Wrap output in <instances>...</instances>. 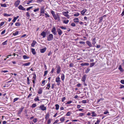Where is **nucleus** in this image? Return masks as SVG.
Returning a JSON list of instances; mask_svg holds the SVG:
<instances>
[{
	"label": "nucleus",
	"mask_w": 124,
	"mask_h": 124,
	"mask_svg": "<svg viewBox=\"0 0 124 124\" xmlns=\"http://www.w3.org/2000/svg\"><path fill=\"white\" fill-rule=\"evenodd\" d=\"M20 1L18 0L16 1L14 5L16 7H17L19 5Z\"/></svg>",
	"instance_id": "10"
},
{
	"label": "nucleus",
	"mask_w": 124,
	"mask_h": 124,
	"mask_svg": "<svg viewBox=\"0 0 124 124\" xmlns=\"http://www.w3.org/2000/svg\"><path fill=\"white\" fill-rule=\"evenodd\" d=\"M57 73V74H59L61 71V70L60 66L59 65H57L56 66Z\"/></svg>",
	"instance_id": "7"
},
{
	"label": "nucleus",
	"mask_w": 124,
	"mask_h": 124,
	"mask_svg": "<svg viewBox=\"0 0 124 124\" xmlns=\"http://www.w3.org/2000/svg\"><path fill=\"white\" fill-rule=\"evenodd\" d=\"M47 40L48 41L52 40L54 39L53 35L52 34H50L47 37Z\"/></svg>",
	"instance_id": "1"
},
{
	"label": "nucleus",
	"mask_w": 124,
	"mask_h": 124,
	"mask_svg": "<svg viewBox=\"0 0 124 124\" xmlns=\"http://www.w3.org/2000/svg\"><path fill=\"white\" fill-rule=\"evenodd\" d=\"M16 18L14 17V19L12 20V21L13 23H15L16 22Z\"/></svg>",
	"instance_id": "59"
},
{
	"label": "nucleus",
	"mask_w": 124,
	"mask_h": 124,
	"mask_svg": "<svg viewBox=\"0 0 124 124\" xmlns=\"http://www.w3.org/2000/svg\"><path fill=\"white\" fill-rule=\"evenodd\" d=\"M24 108L23 107H22L21 109H20L19 110V111L18 112L19 113H20L22 111Z\"/></svg>",
	"instance_id": "33"
},
{
	"label": "nucleus",
	"mask_w": 124,
	"mask_h": 124,
	"mask_svg": "<svg viewBox=\"0 0 124 124\" xmlns=\"http://www.w3.org/2000/svg\"><path fill=\"white\" fill-rule=\"evenodd\" d=\"M84 114L83 113H80L79 114V115L81 116H82Z\"/></svg>",
	"instance_id": "64"
},
{
	"label": "nucleus",
	"mask_w": 124,
	"mask_h": 124,
	"mask_svg": "<svg viewBox=\"0 0 124 124\" xmlns=\"http://www.w3.org/2000/svg\"><path fill=\"white\" fill-rule=\"evenodd\" d=\"M74 21L76 23L79 22V19L78 18H75L74 19Z\"/></svg>",
	"instance_id": "24"
},
{
	"label": "nucleus",
	"mask_w": 124,
	"mask_h": 124,
	"mask_svg": "<svg viewBox=\"0 0 124 124\" xmlns=\"http://www.w3.org/2000/svg\"><path fill=\"white\" fill-rule=\"evenodd\" d=\"M34 101H39V97L38 96H37L34 99Z\"/></svg>",
	"instance_id": "29"
},
{
	"label": "nucleus",
	"mask_w": 124,
	"mask_h": 124,
	"mask_svg": "<svg viewBox=\"0 0 124 124\" xmlns=\"http://www.w3.org/2000/svg\"><path fill=\"white\" fill-rule=\"evenodd\" d=\"M45 10L44 7H42L41 8L40 13L44 14L45 13Z\"/></svg>",
	"instance_id": "12"
},
{
	"label": "nucleus",
	"mask_w": 124,
	"mask_h": 124,
	"mask_svg": "<svg viewBox=\"0 0 124 124\" xmlns=\"http://www.w3.org/2000/svg\"><path fill=\"white\" fill-rule=\"evenodd\" d=\"M65 117H61L60 119V120L62 122H63L65 120Z\"/></svg>",
	"instance_id": "28"
},
{
	"label": "nucleus",
	"mask_w": 124,
	"mask_h": 124,
	"mask_svg": "<svg viewBox=\"0 0 124 124\" xmlns=\"http://www.w3.org/2000/svg\"><path fill=\"white\" fill-rule=\"evenodd\" d=\"M33 76L32 78V79L33 80H36V75L35 74H33Z\"/></svg>",
	"instance_id": "34"
},
{
	"label": "nucleus",
	"mask_w": 124,
	"mask_h": 124,
	"mask_svg": "<svg viewBox=\"0 0 124 124\" xmlns=\"http://www.w3.org/2000/svg\"><path fill=\"white\" fill-rule=\"evenodd\" d=\"M66 99V98L65 97H63L62 99V102H63Z\"/></svg>",
	"instance_id": "48"
},
{
	"label": "nucleus",
	"mask_w": 124,
	"mask_h": 124,
	"mask_svg": "<svg viewBox=\"0 0 124 124\" xmlns=\"http://www.w3.org/2000/svg\"><path fill=\"white\" fill-rule=\"evenodd\" d=\"M51 32L53 33L54 35H56L57 34V32L56 30L55 27H53L52 28L51 30Z\"/></svg>",
	"instance_id": "4"
},
{
	"label": "nucleus",
	"mask_w": 124,
	"mask_h": 124,
	"mask_svg": "<svg viewBox=\"0 0 124 124\" xmlns=\"http://www.w3.org/2000/svg\"><path fill=\"white\" fill-rule=\"evenodd\" d=\"M15 24L16 26H19L20 25L21 23L19 22H17L15 23Z\"/></svg>",
	"instance_id": "31"
},
{
	"label": "nucleus",
	"mask_w": 124,
	"mask_h": 124,
	"mask_svg": "<svg viewBox=\"0 0 124 124\" xmlns=\"http://www.w3.org/2000/svg\"><path fill=\"white\" fill-rule=\"evenodd\" d=\"M39 108L43 111L45 110H46V107L44 106V105H42L40 106Z\"/></svg>",
	"instance_id": "6"
},
{
	"label": "nucleus",
	"mask_w": 124,
	"mask_h": 124,
	"mask_svg": "<svg viewBox=\"0 0 124 124\" xmlns=\"http://www.w3.org/2000/svg\"><path fill=\"white\" fill-rule=\"evenodd\" d=\"M71 26H76V24L75 23H72L71 24Z\"/></svg>",
	"instance_id": "58"
},
{
	"label": "nucleus",
	"mask_w": 124,
	"mask_h": 124,
	"mask_svg": "<svg viewBox=\"0 0 124 124\" xmlns=\"http://www.w3.org/2000/svg\"><path fill=\"white\" fill-rule=\"evenodd\" d=\"M100 121L99 120H97L96 122L94 124H99Z\"/></svg>",
	"instance_id": "45"
},
{
	"label": "nucleus",
	"mask_w": 124,
	"mask_h": 124,
	"mask_svg": "<svg viewBox=\"0 0 124 124\" xmlns=\"http://www.w3.org/2000/svg\"><path fill=\"white\" fill-rule=\"evenodd\" d=\"M49 113H47L45 116V118L46 120H47L49 118Z\"/></svg>",
	"instance_id": "17"
},
{
	"label": "nucleus",
	"mask_w": 124,
	"mask_h": 124,
	"mask_svg": "<svg viewBox=\"0 0 124 124\" xmlns=\"http://www.w3.org/2000/svg\"><path fill=\"white\" fill-rule=\"evenodd\" d=\"M118 69L119 70L121 71H123V70L121 66V65H120L119 66L118 68Z\"/></svg>",
	"instance_id": "37"
},
{
	"label": "nucleus",
	"mask_w": 124,
	"mask_h": 124,
	"mask_svg": "<svg viewBox=\"0 0 124 124\" xmlns=\"http://www.w3.org/2000/svg\"><path fill=\"white\" fill-rule=\"evenodd\" d=\"M1 6L2 7H7L6 4H1Z\"/></svg>",
	"instance_id": "41"
},
{
	"label": "nucleus",
	"mask_w": 124,
	"mask_h": 124,
	"mask_svg": "<svg viewBox=\"0 0 124 124\" xmlns=\"http://www.w3.org/2000/svg\"><path fill=\"white\" fill-rule=\"evenodd\" d=\"M95 38H94L92 40V44L93 45H94L96 43V42L95 41Z\"/></svg>",
	"instance_id": "30"
},
{
	"label": "nucleus",
	"mask_w": 124,
	"mask_h": 124,
	"mask_svg": "<svg viewBox=\"0 0 124 124\" xmlns=\"http://www.w3.org/2000/svg\"><path fill=\"white\" fill-rule=\"evenodd\" d=\"M95 64L94 62H92L90 63V67H91L93 66Z\"/></svg>",
	"instance_id": "39"
},
{
	"label": "nucleus",
	"mask_w": 124,
	"mask_h": 124,
	"mask_svg": "<svg viewBox=\"0 0 124 124\" xmlns=\"http://www.w3.org/2000/svg\"><path fill=\"white\" fill-rule=\"evenodd\" d=\"M18 8L20 10H25V8L21 5H20Z\"/></svg>",
	"instance_id": "9"
},
{
	"label": "nucleus",
	"mask_w": 124,
	"mask_h": 124,
	"mask_svg": "<svg viewBox=\"0 0 124 124\" xmlns=\"http://www.w3.org/2000/svg\"><path fill=\"white\" fill-rule=\"evenodd\" d=\"M72 102V101H68L66 103V104H69Z\"/></svg>",
	"instance_id": "57"
},
{
	"label": "nucleus",
	"mask_w": 124,
	"mask_h": 124,
	"mask_svg": "<svg viewBox=\"0 0 124 124\" xmlns=\"http://www.w3.org/2000/svg\"><path fill=\"white\" fill-rule=\"evenodd\" d=\"M32 8V7H29V8H27L26 9V10L27 11H28L30 9Z\"/></svg>",
	"instance_id": "54"
},
{
	"label": "nucleus",
	"mask_w": 124,
	"mask_h": 124,
	"mask_svg": "<svg viewBox=\"0 0 124 124\" xmlns=\"http://www.w3.org/2000/svg\"><path fill=\"white\" fill-rule=\"evenodd\" d=\"M46 50V48H44L40 50V52L41 53H44Z\"/></svg>",
	"instance_id": "20"
},
{
	"label": "nucleus",
	"mask_w": 124,
	"mask_h": 124,
	"mask_svg": "<svg viewBox=\"0 0 124 124\" xmlns=\"http://www.w3.org/2000/svg\"><path fill=\"white\" fill-rule=\"evenodd\" d=\"M121 82L122 84H124V80H122L121 81Z\"/></svg>",
	"instance_id": "63"
},
{
	"label": "nucleus",
	"mask_w": 124,
	"mask_h": 124,
	"mask_svg": "<svg viewBox=\"0 0 124 124\" xmlns=\"http://www.w3.org/2000/svg\"><path fill=\"white\" fill-rule=\"evenodd\" d=\"M47 87H48L50 88V84L48 82L47 84Z\"/></svg>",
	"instance_id": "53"
},
{
	"label": "nucleus",
	"mask_w": 124,
	"mask_h": 124,
	"mask_svg": "<svg viewBox=\"0 0 124 124\" xmlns=\"http://www.w3.org/2000/svg\"><path fill=\"white\" fill-rule=\"evenodd\" d=\"M53 17L55 20H58V21L60 20V17L58 14H57L56 15H55Z\"/></svg>",
	"instance_id": "5"
},
{
	"label": "nucleus",
	"mask_w": 124,
	"mask_h": 124,
	"mask_svg": "<svg viewBox=\"0 0 124 124\" xmlns=\"http://www.w3.org/2000/svg\"><path fill=\"white\" fill-rule=\"evenodd\" d=\"M43 0H37V2L39 3H40Z\"/></svg>",
	"instance_id": "60"
},
{
	"label": "nucleus",
	"mask_w": 124,
	"mask_h": 124,
	"mask_svg": "<svg viewBox=\"0 0 124 124\" xmlns=\"http://www.w3.org/2000/svg\"><path fill=\"white\" fill-rule=\"evenodd\" d=\"M90 70V69L89 68H88L86 70V73H88Z\"/></svg>",
	"instance_id": "47"
},
{
	"label": "nucleus",
	"mask_w": 124,
	"mask_h": 124,
	"mask_svg": "<svg viewBox=\"0 0 124 124\" xmlns=\"http://www.w3.org/2000/svg\"><path fill=\"white\" fill-rule=\"evenodd\" d=\"M91 114H92V116H97V114L94 112H93Z\"/></svg>",
	"instance_id": "25"
},
{
	"label": "nucleus",
	"mask_w": 124,
	"mask_h": 124,
	"mask_svg": "<svg viewBox=\"0 0 124 124\" xmlns=\"http://www.w3.org/2000/svg\"><path fill=\"white\" fill-rule=\"evenodd\" d=\"M60 28L64 30H66L67 29L66 28L64 27L63 26H61L60 27Z\"/></svg>",
	"instance_id": "43"
},
{
	"label": "nucleus",
	"mask_w": 124,
	"mask_h": 124,
	"mask_svg": "<svg viewBox=\"0 0 124 124\" xmlns=\"http://www.w3.org/2000/svg\"><path fill=\"white\" fill-rule=\"evenodd\" d=\"M31 50L32 54L34 55L35 54H36V52L35 51V49L34 48H31Z\"/></svg>",
	"instance_id": "18"
},
{
	"label": "nucleus",
	"mask_w": 124,
	"mask_h": 124,
	"mask_svg": "<svg viewBox=\"0 0 124 124\" xmlns=\"http://www.w3.org/2000/svg\"><path fill=\"white\" fill-rule=\"evenodd\" d=\"M64 78H65V76H64V74H62V75H61V78L62 80V81H63L64 80Z\"/></svg>",
	"instance_id": "23"
},
{
	"label": "nucleus",
	"mask_w": 124,
	"mask_h": 124,
	"mask_svg": "<svg viewBox=\"0 0 124 124\" xmlns=\"http://www.w3.org/2000/svg\"><path fill=\"white\" fill-rule=\"evenodd\" d=\"M48 71H46L44 72V76H45L47 73Z\"/></svg>",
	"instance_id": "52"
},
{
	"label": "nucleus",
	"mask_w": 124,
	"mask_h": 124,
	"mask_svg": "<svg viewBox=\"0 0 124 124\" xmlns=\"http://www.w3.org/2000/svg\"><path fill=\"white\" fill-rule=\"evenodd\" d=\"M45 17L46 18H47L49 17V16L46 13H45Z\"/></svg>",
	"instance_id": "46"
},
{
	"label": "nucleus",
	"mask_w": 124,
	"mask_h": 124,
	"mask_svg": "<svg viewBox=\"0 0 124 124\" xmlns=\"http://www.w3.org/2000/svg\"><path fill=\"white\" fill-rule=\"evenodd\" d=\"M59 121L58 120H56L54 122V124H55L58 122Z\"/></svg>",
	"instance_id": "56"
},
{
	"label": "nucleus",
	"mask_w": 124,
	"mask_h": 124,
	"mask_svg": "<svg viewBox=\"0 0 124 124\" xmlns=\"http://www.w3.org/2000/svg\"><path fill=\"white\" fill-rule=\"evenodd\" d=\"M69 12L68 11H63L62 12V14L68 18H69V16L68 14Z\"/></svg>",
	"instance_id": "3"
},
{
	"label": "nucleus",
	"mask_w": 124,
	"mask_h": 124,
	"mask_svg": "<svg viewBox=\"0 0 124 124\" xmlns=\"http://www.w3.org/2000/svg\"><path fill=\"white\" fill-rule=\"evenodd\" d=\"M7 40H6L5 41H4V42L2 43V45H7Z\"/></svg>",
	"instance_id": "40"
},
{
	"label": "nucleus",
	"mask_w": 124,
	"mask_h": 124,
	"mask_svg": "<svg viewBox=\"0 0 124 124\" xmlns=\"http://www.w3.org/2000/svg\"><path fill=\"white\" fill-rule=\"evenodd\" d=\"M81 102L82 103H83L84 104H85L86 103V101L85 100H83V101H82Z\"/></svg>",
	"instance_id": "61"
},
{
	"label": "nucleus",
	"mask_w": 124,
	"mask_h": 124,
	"mask_svg": "<svg viewBox=\"0 0 124 124\" xmlns=\"http://www.w3.org/2000/svg\"><path fill=\"white\" fill-rule=\"evenodd\" d=\"M79 13H77L74 15V16H77L79 15Z\"/></svg>",
	"instance_id": "51"
},
{
	"label": "nucleus",
	"mask_w": 124,
	"mask_h": 124,
	"mask_svg": "<svg viewBox=\"0 0 124 124\" xmlns=\"http://www.w3.org/2000/svg\"><path fill=\"white\" fill-rule=\"evenodd\" d=\"M55 107H56L55 109L56 110H58L59 107V105L58 104H56L55 105Z\"/></svg>",
	"instance_id": "27"
},
{
	"label": "nucleus",
	"mask_w": 124,
	"mask_h": 124,
	"mask_svg": "<svg viewBox=\"0 0 124 124\" xmlns=\"http://www.w3.org/2000/svg\"><path fill=\"white\" fill-rule=\"evenodd\" d=\"M89 65V64L88 63H81L80 64V65L82 66L85 65L88 66Z\"/></svg>",
	"instance_id": "19"
},
{
	"label": "nucleus",
	"mask_w": 124,
	"mask_h": 124,
	"mask_svg": "<svg viewBox=\"0 0 124 124\" xmlns=\"http://www.w3.org/2000/svg\"><path fill=\"white\" fill-rule=\"evenodd\" d=\"M36 43V42L35 41H33L32 43L31 44V46L33 47H34Z\"/></svg>",
	"instance_id": "21"
},
{
	"label": "nucleus",
	"mask_w": 124,
	"mask_h": 124,
	"mask_svg": "<svg viewBox=\"0 0 124 124\" xmlns=\"http://www.w3.org/2000/svg\"><path fill=\"white\" fill-rule=\"evenodd\" d=\"M55 81L57 83V85H59L60 84V82L61 80L60 79V78L59 77H57L55 79Z\"/></svg>",
	"instance_id": "2"
},
{
	"label": "nucleus",
	"mask_w": 124,
	"mask_h": 124,
	"mask_svg": "<svg viewBox=\"0 0 124 124\" xmlns=\"http://www.w3.org/2000/svg\"><path fill=\"white\" fill-rule=\"evenodd\" d=\"M36 106V103H34L32 104V108L35 107Z\"/></svg>",
	"instance_id": "44"
},
{
	"label": "nucleus",
	"mask_w": 124,
	"mask_h": 124,
	"mask_svg": "<svg viewBox=\"0 0 124 124\" xmlns=\"http://www.w3.org/2000/svg\"><path fill=\"white\" fill-rule=\"evenodd\" d=\"M42 88H40L39 89L38 92L39 94H41L42 93Z\"/></svg>",
	"instance_id": "14"
},
{
	"label": "nucleus",
	"mask_w": 124,
	"mask_h": 124,
	"mask_svg": "<svg viewBox=\"0 0 124 124\" xmlns=\"http://www.w3.org/2000/svg\"><path fill=\"white\" fill-rule=\"evenodd\" d=\"M5 30H4V31H2V32H1V34L2 35V34H4L5 33Z\"/></svg>",
	"instance_id": "62"
},
{
	"label": "nucleus",
	"mask_w": 124,
	"mask_h": 124,
	"mask_svg": "<svg viewBox=\"0 0 124 124\" xmlns=\"http://www.w3.org/2000/svg\"><path fill=\"white\" fill-rule=\"evenodd\" d=\"M86 43L90 47L92 46V44L89 41H87Z\"/></svg>",
	"instance_id": "16"
},
{
	"label": "nucleus",
	"mask_w": 124,
	"mask_h": 124,
	"mask_svg": "<svg viewBox=\"0 0 124 124\" xmlns=\"http://www.w3.org/2000/svg\"><path fill=\"white\" fill-rule=\"evenodd\" d=\"M51 13L53 16H54L55 15L54 13V12L53 11H52Z\"/></svg>",
	"instance_id": "49"
},
{
	"label": "nucleus",
	"mask_w": 124,
	"mask_h": 124,
	"mask_svg": "<svg viewBox=\"0 0 124 124\" xmlns=\"http://www.w3.org/2000/svg\"><path fill=\"white\" fill-rule=\"evenodd\" d=\"M86 10L85 9L83 10L81 12V14L83 15H84V13L86 11Z\"/></svg>",
	"instance_id": "15"
},
{
	"label": "nucleus",
	"mask_w": 124,
	"mask_h": 124,
	"mask_svg": "<svg viewBox=\"0 0 124 124\" xmlns=\"http://www.w3.org/2000/svg\"><path fill=\"white\" fill-rule=\"evenodd\" d=\"M30 63H31L30 62H28L27 63H24V64L23 65L24 66H27L29 65L30 64Z\"/></svg>",
	"instance_id": "26"
},
{
	"label": "nucleus",
	"mask_w": 124,
	"mask_h": 124,
	"mask_svg": "<svg viewBox=\"0 0 124 124\" xmlns=\"http://www.w3.org/2000/svg\"><path fill=\"white\" fill-rule=\"evenodd\" d=\"M41 36H43V38H44L46 36V33L45 32L43 31L40 34Z\"/></svg>",
	"instance_id": "11"
},
{
	"label": "nucleus",
	"mask_w": 124,
	"mask_h": 124,
	"mask_svg": "<svg viewBox=\"0 0 124 124\" xmlns=\"http://www.w3.org/2000/svg\"><path fill=\"white\" fill-rule=\"evenodd\" d=\"M37 118H34L33 120V121L34 123H36L37 122Z\"/></svg>",
	"instance_id": "55"
},
{
	"label": "nucleus",
	"mask_w": 124,
	"mask_h": 124,
	"mask_svg": "<svg viewBox=\"0 0 124 124\" xmlns=\"http://www.w3.org/2000/svg\"><path fill=\"white\" fill-rule=\"evenodd\" d=\"M18 34V31H16L15 33H13V35L15 36L17 35Z\"/></svg>",
	"instance_id": "35"
},
{
	"label": "nucleus",
	"mask_w": 124,
	"mask_h": 124,
	"mask_svg": "<svg viewBox=\"0 0 124 124\" xmlns=\"http://www.w3.org/2000/svg\"><path fill=\"white\" fill-rule=\"evenodd\" d=\"M23 58L24 59H26L29 58V57L27 56L26 55H24L23 56Z\"/></svg>",
	"instance_id": "42"
},
{
	"label": "nucleus",
	"mask_w": 124,
	"mask_h": 124,
	"mask_svg": "<svg viewBox=\"0 0 124 124\" xmlns=\"http://www.w3.org/2000/svg\"><path fill=\"white\" fill-rule=\"evenodd\" d=\"M52 121V119H49L47 121V124H50Z\"/></svg>",
	"instance_id": "22"
},
{
	"label": "nucleus",
	"mask_w": 124,
	"mask_h": 124,
	"mask_svg": "<svg viewBox=\"0 0 124 124\" xmlns=\"http://www.w3.org/2000/svg\"><path fill=\"white\" fill-rule=\"evenodd\" d=\"M4 16H9L11 15V14H8L6 13H4L3 14Z\"/></svg>",
	"instance_id": "32"
},
{
	"label": "nucleus",
	"mask_w": 124,
	"mask_h": 124,
	"mask_svg": "<svg viewBox=\"0 0 124 124\" xmlns=\"http://www.w3.org/2000/svg\"><path fill=\"white\" fill-rule=\"evenodd\" d=\"M69 22L68 20H64L63 21V23L65 24H67Z\"/></svg>",
	"instance_id": "36"
},
{
	"label": "nucleus",
	"mask_w": 124,
	"mask_h": 124,
	"mask_svg": "<svg viewBox=\"0 0 124 124\" xmlns=\"http://www.w3.org/2000/svg\"><path fill=\"white\" fill-rule=\"evenodd\" d=\"M18 99L19 98H15L13 100V102H15L16 101L18 100Z\"/></svg>",
	"instance_id": "50"
},
{
	"label": "nucleus",
	"mask_w": 124,
	"mask_h": 124,
	"mask_svg": "<svg viewBox=\"0 0 124 124\" xmlns=\"http://www.w3.org/2000/svg\"><path fill=\"white\" fill-rule=\"evenodd\" d=\"M57 30L58 34L59 36L61 35L62 33L61 30L59 28H57Z\"/></svg>",
	"instance_id": "8"
},
{
	"label": "nucleus",
	"mask_w": 124,
	"mask_h": 124,
	"mask_svg": "<svg viewBox=\"0 0 124 124\" xmlns=\"http://www.w3.org/2000/svg\"><path fill=\"white\" fill-rule=\"evenodd\" d=\"M86 75H84L82 77L81 79V80L82 81L85 82V80H86Z\"/></svg>",
	"instance_id": "13"
},
{
	"label": "nucleus",
	"mask_w": 124,
	"mask_h": 124,
	"mask_svg": "<svg viewBox=\"0 0 124 124\" xmlns=\"http://www.w3.org/2000/svg\"><path fill=\"white\" fill-rule=\"evenodd\" d=\"M26 15L27 17H28V19L29 18V17L30 16V15L29 14V12H27L26 13Z\"/></svg>",
	"instance_id": "38"
}]
</instances>
